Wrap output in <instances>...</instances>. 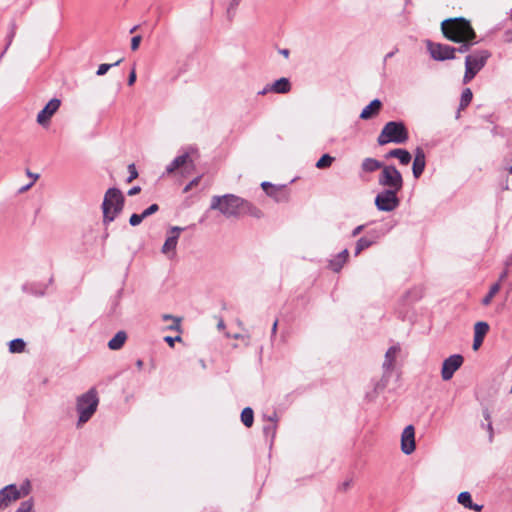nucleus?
I'll list each match as a JSON object with an SVG mask.
<instances>
[{
	"mask_svg": "<svg viewBox=\"0 0 512 512\" xmlns=\"http://www.w3.org/2000/svg\"><path fill=\"white\" fill-rule=\"evenodd\" d=\"M210 208L219 210L226 217H238L249 214L253 217H260L261 211L249 201L234 194L213 196Z\"/></svg>",
	"mask_w": 512,
	"mask_h": 512,
	"instance_id": "obj_1",
	"label": "nucleus"
},
{
	"mask_svg": "<svg viewBox=\"0 0 512 512\" xmlns=\"http://www.w3.org/2000/svg\"><path fill=\"white\" fill-rule=\"evenodd\" d=\"M441 30L444 37L452 42L476 39V33L470 21L463 17L445 19L441 23Z\"/></svg>",
	"mask_w": 512,
	"mask_h": 512,
	"instance_id": "obj_2",
	"label": "nucleus"
},
{
	"mask_svg": "<svg viewBox=\"0 0 512 512\" xmlns=\"http://www.w3.org/2000/svg\"><path fill=\"white\" fill-rule=\"evenodd\" d=\"M125 197L118 188H109L102 202L103 223L108 225L121 213Z\"/></svg>",
	"mask_w": 512,
	"mask_h": 512,
	"instance_id": "obj_3",
	"label": "nucleus"
},
{
	"mask_svg": "<svg viewBox=\"0 0 512 512\" xmlns=\"http://www.w3.org/2000/svg\"><path fill=\"white\" fill-rule=\"evenodd\" d=\"M409 138V133L403 122L390 121L382 128L377 142L379 145L387 143L403 144Z\"/></svg>",
	"mask_w": 512,
	"mask_h": 512,
	"instance_id": "obj_4",
	"label": "nucleus"
},
{
	"mask_svg": "<svg viewBox=\"0 0 512 512\" xmlns=\"http://www.w3.org/2000/svg\"><path fill=\"white\" fill-rule=\"evenodd\" d=\"M99 404L97 391L91 388L77 398L76 410L79 414L78 426L88 422L96 412Z\"/></svg>",
	"mask_w": 512,
	"mask_h": 512,
	"instance_id": "obj_5",
	"label": "nucleus"
},
{
	"mask_svg": "<svg viewBox=\"0 0 512 512\" xmlns=\"http://www.w3.org/2000/svg\"><path fill=\"white\" fill-rule=\"evenodd\" d=\"M400 346L399 344L391 346L385 353V358L382 364L383 368V375L380 380L374 383L373 393L374 395H377L381 391H383L391 377V373L395 366V361L397 358V355L400 352Z\"/></svg>",
	"mask_w": 512,
	"mask_h": 512,
	"instance_id": "obj_6",
	"label": "nucleus"
},
{
	"mask_svg": "<svg viewBox=\"0 0 512 512\" xmlns=\"http://www.w3.org/2000/svg\"><path fill=\"white\" fill-rule=\"evenodd\" d=\"M490 53L487 50L475 51L474 53L466 56L465 59V74L463 82L469 83L476 74L484 67Z\"/></svg>",
	"mask_w": 512,
	"mask_h": 512,
	"instance_id": "obj_7",
	"label": "nucleus"
},
{
	"mask_svg": "<svg viewBox=\"0 0 512 512\" xmlns=\"http://www.w3.org/2000/svg\"><path fill=\"white\" fill-rule=\"evenodd\" d=\"M379 184L387 187L386 190L400 191L402 188V176L393 166H385L379 174Z\"/></svg>",
	"mask_w": 512,
	"mask_h": 512,
	"instance_id": "obj_8",
	"label": "nucleus"
},
{
	"mask_svg": "<svg viewBox=\"0 0 512 512\" xmlns=\"http://www.w3.org/2000/svg\"><path fill=\"white\" fill-rule=\"evenodd\" d=\"M395 190H384L375 198V205L380 211L390 212L399 205V199Z\"/></svg>",
	"mask_w": 512,
	"mask_h": 512,
	"instance_id": "obj_9",
	"label": "nucleus"
},
{
	"mask_svg": "<svg viewBox=\"0 0 512 512\" xmlns=\"http://www.w3.org/2000/svg\"><path fill=\"white\" fill-rule=\"evenodd\" d=\"M427 50L430 56L436 61H444L455 58V47L427 41Z\"/></svg>",
	"mask_w": 512,
	"mask_h": 512,
	"instance_id": "obj_10",
	"label": "nucleus"
},
{
	"mask_svg": "<svg viewBox=\"0 0 512 512\" xmlns=\"http://www.w3.org/2000/svg\"><path fill=\"white\" fill-rule=\"evenodd\" d=\"M464 358L460 354H453L443 361L441 377L444 381L450 380L454 373L462 366Z\"/></svg>",
	"mask_w": 512,
	"mask_h": 512,
	"instance_id": "obj_11",
	"label": "nucleus"
},
{
	"mask_svg": "<svg viewBox=\"0 0 512 512\" xmlns=\"http://www.w3.org/2000/svg\"><path fill=\"white\" fill-rule=\"evenodd\" d=\"M21 491L15 484L5 486L0 490V509L8 507L12 502L20 499Z\"/></svg>",
	"mask_w": 512,
	"mask_h": 512,
	"instance_id": "obj_12",
	"label": "nucleus"
},
{
	"mask_svg": "<svg viewBox=\"0 0 512 512\" xmlns=\"http://www.w3.org/2000/svg\"><path fill=\"white\" fill-rule=\"evenodd\" d=\"M60 104H61V102L59 99H57V98L51 99L45 105V107L38 113V115H37L38 124H40L41 126H46L49 123L50 118L59 109Z\"/></svg>",
	"mask_w": 512,
	"mask_h": 512,
	"instance_id": "obj_13",
	"label": "nucleus"
},
{
	"mask_svg": "<svg viewBox=\"0 0 512 512\" xmlns=\"http://www.w3.org/2000/svg\"><path fill=\"white\" fill-rule=\"evenodd\" d=\"M401 449L406 455L411 454L415 450V431L412 425L405 427L402 432Z\"/></svg>",
	"mask_w": 512,
	"mask_h": 512,
	"instance_id": "obj_14",
	"label": "nucleus"
},
{
	"mask_svg": "<svg viewBox=\"0 0 512 512\" xmlns=\"http://www.w3.org/2000/svg\"><path fill=\"white\" fill-rule=\"evenodd\" d=\"M184 230V228L179 226H173L170 229V235L167 237L166 241L162 246V253L168 254L171 251H175L178 238L180 233Z\"/></svg>",
	"mask_w": 512,
	"mask_h": 512,
	"instance_id": "obj_15",
	"label": "nucleus"
},
{
	"mask_svg": "<svg viewBox=\"0 0 512 512\" xmlns=\"http://www.w3.org/2000/svg\"><path fill=\"white\" fill-rule=\"evenodd\" d=\"M489 330V325L486 322H477L474 326V340L473 349L477 350L483 343L484 337Z\"/></svg>",
	"mask_w": 512,
	"mask_h": 512,
	"instance_id": "obj_16",
	"label": "nucleus"
},
{
	"mask_svg": "<svg viewBox=\"0 0 512 512\" xmlns=\"http://www.w3.org/2000/svg\"><path fill=\"white\" fill-rule=\"evenodd\" d=\"M382 103L379 99H374L361 112L360 118L367 120L377 115L381 109Z\"/></svg>",
	"mask_w": 512,
	"mask_h": 512,
	"instance_id": "obj_17",
	"label": "nucleus"
},
{
	"mask_svg": "<svg viewBox=\"0 0 512 512\" xmlns=\"http://www.w3.org/2000/svg\"><path fill=\"white\" fill-rule=\"evenodd\" d=\"M349 256V252L347 249L342 250L340 253H338L333 259L329 262V267L334 272H339L343 265L346 263Z\"/></svg>",
	"mask_w": 512,
	"mask_h": 512,
	"instance_id": "obj_18",
	"label": "nucleus"
},
{
	"mask_svg": "<svg viewBox=\"0 0 512 512\" xmlns=\"http://www.w3.org/2000/svg\"><path fill=\"white\" fill-rule=\"evenodd\" d=\"M286 184L275 185L268 191V196L274 198L277 202L286 201L288 194L286 192Z\"/></svg>",
	"mask_w": 512,
	"mask_h": 512,
	"instance_id": "obj_19",
	"label": "nucleus"
},
{
	"mask_svg": "<svg viewBox=\"0 0 512 512\" xmlns=\"http://www.w3.org/2000/svg\"><path fill=\"white\" fill-rule=\"evenodd\" d=\"M274 93L286 94L291 90V84L289 79L282 77L271 84Z\"/></svg>",
	"mask_w": 512,
	"mask_h": 512,
	"instance_id": "obj_20",
	"label": "nucleus"
},
{
	"mask_svg": "<svg viewBox=\"0 0 512 512\" xmlns=\"http://www.w3.org/2000/svg\"><path fill=\"white\" fill-rule=\"evenodd\" d=\"M127 339V334L124 331H119L115 336L108 342V347L111 350H119L124 345Z\"/></svg>",
	"mask_w": 512,
	"mask_h": 512,
	"instance_id": "obj_21",
	"label": "nucleus"
},
{
	"mask_svg": "<svg viewBox=\"0 0 512 512\" xmlns=\"http://www.w3.org/2000/svg\"><path fill=\"white\" fill-rule=\"evenodd\" d=\"M386 158H397L398 160H412V155L409 151L405 149L396 148L390 150L386 154Z\"/></svg>",
	"mask_w": 512,
	"mask_h": 512,
	"instance_id": "obj_22",
	"label": "nucleus"
},
{
	"mask_svg": "<svg viewBox=\"0 0 512 512\" xmlns=\"http://www.w3.org/2000/svg\"><path fill=\"white\" fill-rule=\"evenodd\" d=\"M193 162H171L170 165L167 166L166 172L172 173L177 170H180L181 173L187 172L190 168H193Z\"/></svg>",
	"mask_w": 512,
	"mask_h": 512,
	"instance_id": "obj_23",
	"label": "nucleus"
},
{
	"mask_svg": "<svg viewBox=\"0 0 512 512\" xmlns=\"http://www.w3.org/2000/svg\"><path fill=\"white\" fill-rule=\"evenodd\" d=\"M200 157L198 149L194 147H187L180 155L176 156L173 160H193Z\"/></svg>",
	"mask_w": 512,
	"mask_h": 512,
	"instance_id": "obj_24",
	"label": "nucleus"
},
{
	"mask_svg": "<svg viewBox=\"0 0 512 512\" xmlns=\"http://www.w3.org/2000/svg\"><path fill=\"white\" fill-rule=\"evenodd\" d=\"M473 97L472 91L470 88H466L463 90L461 94L460 104H459V110L465 109L471 102ZM459 112L457 114V118H459Z\"/></svg>",
	"mask_w": 512,
	"mask_h": 512,
	"instance_id": "obj_25",
	"label": "nucleus"
},
{
	"mask_svg": "<svg viewBox=\"0 0 512 512\" xmlns=\"http://www.w3.org/2000/svg\"><path fill=\"white\" fill-rule=\"evenodd\" d=\"M241 421L246 427H251L254 422V412L252 408L246 407L241 412Z\"/></svg>",
	"mask_w": 512,
	"mask_h": 512,
	"instance_id": "obj_26",
	"label": "nucleus"
},
{
	"mask_svg": "<svg viewBox=\"0 0 512 512\" xmlns=\"http://www.w3.org/2000/svg\"><path fill=\"white\" fill-rule=\"evenodd\" d=\"M26 343L21 338L13 339L9 342V351L11 353H21L25 350Z\"/></svg>",
	"mask_w": 512,
	"mask_h": 512,
	"instance_id": "obj_27",
	"label": "nucleus"
},
{
	"mask_svg": "<svg viewBox=\"0 0 512 512\" xmlns=\"http://www.w3.org/2000/svg\"><path fill=\"white\" fill-rule=\"evenodd\" d=\"M373 243L374 241L367 237H361L358 239L355 246V256H358L364 249L369 248Z\"/></svg>",
	"mask_w": 512,
	"mask_h": 512,
	"instance_id": "obj_28",
	"label": "nucleus"
},
{
	"mask_svg": "<svg viewBox=\"0 0 512 512\" xmlns=\"http://www.w3.org/2000/svg\"><path fill=\"white\" fill-rule=\"evenodd\" d=\"M499 290H500V284L499 283L493 284L490 287L488 294L482 299V304L485 306L489 305L491 303L493 297L499 292Z\"/></svg>",
	"mask_w": 512,
	"mask_h": 512,
	"instance_id": "obj_29",
	"label": "nucleus"
},
{
	"mask_svg": "<svg viewBox=\"0 0 512 512\" xmlns=\"http://www.w3.org/2000/svg\"><path fill=\"white\" fill-rule=\"evenodd\" d=\"M457 501H458L459 504L464 506L466 509H468V507L473 502L472 498H471V494L468 491L461 492L458 495Z\"/></svg>",
	"mask_w": 512,
	"mask_h": 512,
	"instance_id": "obj_30",
	"label": "nucleus"
},
{
	"mask_svg": "<svg viewBox=\"0 0 512 512\" xmlns=\"http://www.w3.org/2000/svg\"><path fill=\"white\" fill-rule=\"evenodd\" d=\"M461 45L458 47V48H455L456 49V52H459V53H466L470 50V48L477 43L476 39L474 40H469V41H461L459 42Z\"/></svg>",
	"mask_w": 512,
	"mask_h": 512,
	"instance_id": "obj_31",
	"label": "nucleus"
},
{
	"mask_svg": "<svg viewBox=\"0 0 512 512\" xmlns=\"http://www.w3.org/2000/svg\"><path fill=\"white\" fill-rule=\"evenodd\" d=\"M121 62H122V59H119L118 61H116L115 63H112V64H101V65H99L96 74L98 76H103V75H105L108 72V70L111 67L118 66Z\"/></svg>",
	"mask_w": 512,
	"mask_h": 512,
	"instance_id": "obj_32",
	"label": "nucleus"
},
{
	"mask_svg": "<svg viewBox=\"0 0 512 512\" xmlns=\"http://www.w3.org/2000/svg\"><path fill=\"white\" fill-rule=\"evenodd\" d=\"M163 320H173V323L171 325L168 326V329L169 330H176V331H179L180 330V319L172 316V315H169V314H164L162 316Z\"/></svg>",
	"mask_w": 512,
	"mask_h": 512,
	"instance_id": "obj_33",
	"label": "nucleus"
},
{
	"mask_svg": "<svg viewBox=\"0 0 512 512\" xmlns=\"http://www.w3.org/2000/svg\"><path fill=\"white\" fill-rule=\"evenodd\" d=\"M413 163V175L415 178H419L424 171L426 162H412Z\"/></svg>",
	"mask_w": 512,
	"mask_h": 512,
	"instance_id": "obj_34",
	"label": "nucleus"
},
{
	"mask_svg": "<svg viewBox=\"0 0 512 512\" xmlns=\"http://www.w3.org/2000/svg\"><path fill=\"white\" fill-rule=\"evenodd\" d=\"M276 414H274L272 417L269 418V420L273 423L272 425H268V426H265L263 428V432L266 436H268L269 434H272V436H274L275 434V430H276V425H275V422H276Z\"/></svg>",
	"mask_w": 512,
	"mask_h": 512,
	"instance_id": "obj_35",
	"label": "nucleus"
},
{
	"mask_svg": "<svg viewBox=\"0 0 512 512\" xmlns=\"http://www.w3.org/2000/svg\"><path fill=\"white\" fill-rule=\"evenodd\" d=\"M32 508H33V500L29 499V500L23 501L20 504V506L18 507V509L16 510V512H31Z\"/></svg>",
	"mask_w": 512,
	"mask_h": 512,
	"instance_id": "obj_36",
	"label": "nucleus"
},
{
	"mask_svg": "<svg viewBox=\"0 0 512 512\" xmlns=\"http://www.w3.org/2000/svg\"><path fill=\"white\" fill-rule=\"evenodd\" d=\"M143 219H145V218L142 213L141 214L134 213L131 215V217L129 219V223L131 226H137L143 221Z\"/></svg>",
	"mask_w": 512,
	"mask_h": 512,
	"instance_id": "obj_37",
	"label": "nucleus"
},
{
	"mask_svg": "<svg viewBox=\"0 0 512 512\" xmlns=\"http://www.w3.org/2000/svg\"><path fill=\"white\" fill-rule=\"evenodd\" d=\"M128 171H129V176L127 178V182L130 183L132 182L134 179L137 178L138 176V172L136 170V167H135V164L134 163H131L129 166H128Z\"/></svg>",
	"mask_w": 512,
	"mask_h": 512,
	"instance_id": "obj_38",
	"label": "nucleus"
},
{
	"mask_svg": "<svg viewBox=\"0 0 512 512\" xmlns=\"http://www.w3.org/2000/svg\"><path fill=\"white\" fill-rule=\"evenodd\" d=\"M381 167V162H363V169L365 171H374Z\"/></svg>",
	"mask_w": 512,
	"mask_h": 512,
	"instance_id": "obj_39",
	"label": "nucleus"
},
{
	"mask_svg": "<svg viewBox=\"0 0 512 512\" xmlns=\"http://www.w3.org/2000/svg\"><path fill=\"white\" fill-rule=\"evenodd\" d=\"M202 176L199 175L192 179L183 189V193L189 192L194 186H197L201 180Z\"/></svg>",
	"mask_w": 512,
	"mask_h": 512,
	"instance_id": "obj_40",
	"label": "nucleus"
},
{
	"mask_svg": "<svg viewBox=\"0 0 512 512\" xmlns=\"http://www.w3.org/2000/svg\"><path fill=\"white\" fill-rule=\"evenodd\" d=\"M504 188L512 191V166L507 170Z\"/></svg>",
	"mask_w": 512,
	"mask_h": 512,
	"instance_id": "obj_41",
	"label": "nucleus"
},
{
	"mask_svg": "<svg viewBox=\"0 0 512 512\" xmlns=\"http://www.w3.org/2000/svg\"><path fill=\"white\" fill-rule=\"evenodd\" d=\"M159 210V206L157 204L150 205L147 209H145L142 214L144 218L156 213Z\"/></svg>",
	"mask_w": 512,
	"mask_h": 512,
	"instance_id": "obj_42",
	"label": "nucleus"
},
{
	"mask_svg": "<svg viewBox=\"0 0 512 512\" xmlns=\"http://www.w3.org/2000/svg\"><path fill=\"white\" fill-rule=\"evenodd\" d=\"M425 158H426V155H425V152H424L423 148L417 147L416 150H415V154H414V159L413 160H425Z\"/></svg>",
	"mask_w": 512,
	"mask_h": 512,
	"instance_id": "obj_43",
	"label": "nucleus"
},
{
	"mask_svg": "<svg viewBox=\"0 0 512 512\" xmlns=\"http://www.w3.org/2000/svg\"><path fill=\"white\" fill-rule=\"evenodd\" d=\"M141 36L140 35H137V36H134L132 39H131V49L133 51L137 50L139 48V45H140V42H141Z\"/></svg>",
	"mask_w": 512,
	"mask_h": 512,
	"instance_id": "obj_44",
	"label": "nucleus"
},
{
	"mask_svg": "<svg viewBox=\"0 0 512 512\" xmlns=\"http://www.w3.org/2000/svg\"><path fill=\"white\" fill-rule=\"evenodd\" d=\"M38 178H39V175H34V176H33V180H32L30 183H28L27 185H25V186H23V187H21V188L19 189V193H23V192H25V191L29 190V189L33 186V184L35 183V181H36Z\"/></svg>",
	"mask_w": 512,
	"mask_h": 512,
	"instance_id": "obj_45",
	"label": "nucleus"
},
{
	"mask_svg": "<svg viewBox=\"0 0 512 512\" xmlns=\"http://www.w3.org/2000/svg\"><path fill=\"white\" fill-rule=\"evenodd\" d=\"M164 341H165L166 343H168V345H169V346L173 347V346H174V343H175L176 341H181V337H180V336H176V337L166 336V337L164 338Z\"/></svg>",
	"mask_w": 512,
	"mask_h": 512,
	"instance_id": "obj_46",
	"label": "nucleus"
},
{
	"mask_svg": "<svg viewBox=\"0 0 512 512\" xmlns=\"http://www.w3.org/2000/svg\"><path fill=\"white\" fill-rule=\"evenodd\" d=\"M274 184L264 181L261 183L262 189L265 191V193L268 195V191H270L271 188H273Z\"/></svg>",
	"mask_w": 512,
	"mask_h": 512,
	"instance_id": "obj_47",
	"label": "nucleus"
},
{
	"mask_svg": "<svg viewBox=\"0 0 512 512\" xmlns=\"http://www.w3.org/2000/svg\"><path fill=\"white\" fill-rule=\"evenodd\" d=\"M486 429H487V431L489 433V442H492L493 441V437H494V431H493V426H492L491 422L487 423Z\"/></svg>",
	"mask_w": 512,
	"mask_h": 512,
	"instance_id": "obj_48",
	"label": "nucleus"
},
{
	"mask_svg": "<svg viewBox=\"0 0 512 512\" xmlns=\"http://www.w3.org/2000/svg\"><path fill=\"white\" fill-rule=\"evenodd\" d=\"M136 81V72H135V69H133L130 74H129V77H128V85L131 86L135 83Z\"/></svg>",
	"mask_w": 512,
	"mask_h": 512,
	"instance_id": "obj_49",
	"label": "nucleus"
},
{
	"mask_svg": "<svg viewBox=\"0 0 512 512\" xmlns=\"http://www.w3.org/2000/svg\"><path fill=\"white\" fill-rule=\"evenodd\" d=\"M468 509L470 510H474L476 512H480L482 511L483 509V505H480V504H476V503H471V505L468 507Z\"/></svg>",
	"mask_w": 512,
	"mask_h": 512,
	"instance_id": "obj_50",
	"label": "nucleus"
},
{
	"mask_svg": "<svg viewBox=\"0 0 512 512\" xmlns=\"http://www.w3.org/2000/svg\"><path fill=\"white\" fill-rule=\"evenodd\" d=\"M332 162H316V167L318 169H326L328 167H330Z\"/></svg>",
	"mask_w": 512,
	"mask_h": 512,
	"instance_id": "obj_51",
	"label": "nucleus"
},
{
	"mask_svg": "<svg viewBox=\"0 0 512 512\" xmlns=\"http://www.w3.org/2000/svg\"><path fill=\"white\" fill-rule=\"evenodd\" d=\"M270 87H271V84H267L261 91L258 92V94L265 95L268 92H273L272 88H270Z\"/></svg>",
	"mask_w": 512,
	"mask_h": 512,
	"instance_id": "obj_52",
	"label": "nucleus"
},
{
	"mask_svg": "<svg viewBox=\"0 0 512 512\" xmlns=\"http://www.w3.org/2000/svg\"><path fill=\"white\" fill-rule=\"evenodd\" d=\"M363 228V225H359L356 228H354V230L352 231V237H356L357 235H359L362 232Z\"/></svg>",
	"mask_w": 512,
	"mask_h": 512,
	"instance_id": "obj_53",
	"label": "nucleus"
},
{
	"mask_svg": "<svg viewBox=\"0 0 512 512\" xmlns=\"http://www.w3.org/2000/svg\"><path fill=\"white\" fill-rule=\"evenodd\" d=\"M141 188L139 186H134L128 191V195H136L140 192Z\"/></svg>",
	"mask_w": 512,
	"mask_h": 512,
	"instance_id": "obj_54",
	"label": "nucleus"
},
{
	"mask_svg": "<svg viewBox=\"0 0 512 512\" xmlns=\"http://www.w3.org/2000/svg\"><path fill=\"white\" fill-rule=\"evenodd\" d=\"M14 35H15V27L13 26L12 29H11V32H10V34L8 36V43H7V46H6L5 50H7L8 46L11 44Z\"/></svg>",
	"mask_w": 512,
	"mask_h": 512,
	"instance_id": "obj_55",
	"label": "nucleus"
},
{
	"mask_svg": "<svg viewBox=\"0 0 512 512\" xmlns=\"http://www.w3.org/2000/svg\"><path fill=\"white\" fill-rule=\"evenodd\" d=\"M318 160L327 161V160H335V158L330 156L329 154L325 153V154L321 155V157Z\"/></svg>",
	"mask_w": 512,
	"mask_h": 512,
	"instance_id": "obj_56",
	"label": "nucleus"
},
{
	"mask_svg": "<svg viewBox=\"0 0 512 512\" xmlns=\"http://www.w3.org/2000/svg\"><path fill=\"white\" fill-rule=\"evenodd\" d=\"M483 416H484L485 420H487L488 422H491V416H490V412L488 409H485L483 411Z\"/></svg>",
	"mask_w": 512,
	"mask_h": 512,
	"instance_id": "obj_57",
	"label": "nucleus"
},
{
	"mask_svg": "<svg viewBox=\"0 0 512 512\" xmlns=\"http://www.w3.org/2000/svg\"><path fill=\"white\" fill-rule=\"evenodd\" d=\"M240 1L241 0H232L231 3H230L229 10L233 9V8H236L239 5Z\"/></svg>",
	"mask_w": 512,
	"mask_h": 512,
	"instance_id": "obj_58",
	"label": "nucleus"
},
{
	"mask_svg": "<svg viewBox=\"0 0 512 512\" xmlns=\"http://www.w3.org/2000/svg\"><path fill=\"white\" fill-rule=\"evenodd\" d=\"M397 51H398V49H395L394 51H391V52L387 53V54L385 55L384 61L386 62V61H387V59H389V58L393 57Z\"/></svg>",
	"mask_w": 512,
	"mask_h": 512,
	"instance_id": "obj_59",
	"label": "nucleus"
},
{
	"mask_svg": "<svg viewBox=\"0 0 512 512\" xmlns=\"http://www.w3.org/2000/svg\"><path fill=\"white\" fill-rule=\"evenodd\" d=\"M277 326H278V320H275L273 325H272V336H275L276 334V331H277Z\"/></svg>",
	"mask_w": 512,
	"mask_h": 512,
	"instance_id": "obj_60",
	"label": "nucleus"
},
{
	"mask_svg": "<svg viewBox=\"0 0 512 512\" xmlns=\"http://www.w3.org/2000/svg\"><path fill=\"white\" fill-rule=\"evenodd\" d=\"M350 486V481H345L343 484H342V489L343 490H346L348 489V487Z\"/></svg>",
	"mask_w": 512,
	"mask_h": 512,
	"instance_id": "obj_61",
	"label": "nucleus"
},
{
	"mask_svg": "<svg viewBox=\"0 0 512 512\" xmlns=\"http://www.w3.org/2000/svg\"><path fill=\"white\" fill-rule=\"evenodd\" d=\"M280 53H281L283 56L288 57V55H289V50H288V49H283V50H281V51H280Z\"/></svg>",
	"mask_w": 512,
	"mask_h": 512,
	"instance_id": "obj_62",
	"label": "nucleus"
},
{
	"mask_svg": "<svg viewBox=\"0 0 512 512\" xmlns=\"http://www.w3.org/2000/svg\"><path fill=\"white\" fill-rule=\"evenodd\" d=\"M136 365H137L138 368H141L143 366V361L142 360H137Z\"/></svg>",
	"mask_w": 512,
	"mask_h": 512,
	"instance_id": "obj_63",
	"label": "nucleus"
},
{
	"mask_svg": "<svg viewBox=\"0 0 512 512\" xmlns=\"http://www.w3.org/2000/svg\"><path fill=\"white\" fill-rule=\"evenodd\" d=\"M26 173L29 177H31L33 179V176L35 175L34 173L30 172L29 169L26 170Z\"/></svg>",
	"mask_w": 512,
	"mask_h": 512,
	"instance_id": "obj_64",
	"label": "nucleus"
}]
</instances>
